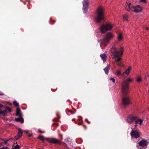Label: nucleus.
Returning <instances> with one entry per match:
<instances>
[{
  "label": "nucleus",
  "instance_id": "nucleus-1",
  "mask_svg": "<svg viewBox=\"0 0 149 149\" xmlns=\"http://www.w3.org/2000/svg\"><path fill=\"white\" fill-rule=\"evenodd\" d=\"M123 49L122 47L120 48L118 51L114 47H112L110 50L111 54L115 58L117 65L119 67L121 66L119 61L121 58V56L123 54Z\"/></svg>",
  "mask_w": 149,
  "mask_h": 149
},
{
  "label": "nucleus",
  "instance_id": "nucleus-2",
  "mask_svg": "<svg viewBox=\"0 0 149 149\" xmlns=\"http://www.w3.org/2000/svg\"><path fill=\"white\" fill-rule=\"evenodd\" d=\"M131 2L127 0L126 2L125 9L127 11H131L135 13H139L141 12L142 10V7L139 5L132 6Z\"/></svg>",
  "mask_w": 149,
  "mask_h": 149
},
{
  "label": "nucleus",
  "instance_id": "nucleus-3",
  "mask_svg": "<svg viewBox=\"0 0 149 149\" xmlns=\"http://www.w3.org/2000/svg\"><path fill=\"white\" fill-rule=\"evenodd\" d=\"M97 17L95 19L97 22H99L104 18V9L102 7H99L97 13Z\"/></svg>",
  "mask_w": 149,
  "mask_h": 149
},
{
  "label": "nucleus",
  "instance_id": "nucleus-4",
  "mask_svg": "<svg viewBox=\"0 0 149 149\" xmlns=\"http://www.w3.org/2000/svg\"><path fill=\"white\" fill-rule=\"evenodd\" d=\"M127 122L130 123H132L134 121L135 122V124H137L138 123V122H139V125H141L143 122L142 119H138L137 117L134 116H130L127 118L126 120Z\"/></svg>",
  "mask_w": 149,
  "mask_h": 149
},
{
  "label": "nucleus",
  "instance_id": "nucleus-5",
  "mask_svg": "<svg viewBox=\"0 0 149 149\" xmlns=\"http://www.w3.org/2000/svg\"><path fill=\"white\" fill-rule=\"evenodd\" d=\"M113 35L112 32H109L107 33L106 36L103 38L102 41V43L104 46H106L109 43V40L113 37Z\"/></svg>",
  "mask_w": 149,
  "mask_h": 149
},
{
  "label": "nucleus",
  "instance_id": "nucleus-6",
  "mask_svg": "<svg viewBox=\"0 0 149 149\" xmlns=\"http://www.w3.org/2000/svg\"><path fill=\"white\" fill-rule=\"evenodd\" d=\"M113 26V25L108 23L102 26L100 28L101 32L102 33L105 32L106 31L111 30Z\"/></svg>",
  "mask_w": 149,
  "mask_h": 149
},
{
  "label": "nucleus",
  "instance_id": "nucleus-7",
  "mask_svg": "<svg viewBox=\"0 0 149 149\" xmlns=\"http://www.w3.org/2000/svg\"><path fill=\"white\" fill-rule=\"evenodd\" d=\"M129 86H127L122 83L121 92L123 95H127L129 92Z\"/></svg>",
  "mask_w": 149,
  "mask_h": 149
},
{
  "label": "nucleus",
  "instance_id": "nucleus-8",
  "mask_svg": "<svg viewBox=\"0 0 149 149\" xmlns=\"http://www.w3.org/2000/svg\"><path fill=\"white\" fill-rule=\"evenodd\" d=\"M122 103L123 105L127 106L130 103V100L129 98L127 96H123L122 98Z\"/></svg>",
  "mask_w": 149,
  "mask_h": 149
},
{
  "label": "nucleus",
  "instance_id": "nucleus-9",
  "mask_svg": "<svg viewBox=\"0 0 149 149\" xmlns=\"http://www.w3.org/2000/svg\"><path fill=\"white\" fill-rule=\"evenodd\" d=\"M83 5V10L84 13H86L88 10V1L85 0L82 2Z\"/></svg>",
  "mask_w": 149,
  "mask_h": 149
},
{
  "label": "nucleus",
  "instance_id": "nucleus-10",
  "mask_svg": "<svg viewBox=\"0 0 149 149\" xmlns=\"http://www.w3.org/2000/svg\"><path fill=\"white\" fill-rule=\"evenodd\" d=\"M46 139L48 142L55 144H58L61 143V141L59 140L54 138H47Z\"/></svg>",
  "mask_w": 149,
  "mask_h": 149
},
{
  "label": "nucleus",
  "instance_id": "nucleus-11",
  "mask_svg": "<svg viewBox=\"0 0 149 149\" xmlns=\"http://www.w3.org/2000/svg\"><path fill=\"white\" fill-rule=\"evenodd\" d=\"M133 80L134 79L133 78L131 77H128L123 81L122 84L127 86H129L128 84L132 82Z\"/></svg>",
  "mask_w": 149,
  "mask_h": 149
},
{
  "label": "nucleus",
  "instance_id": "nucleus-12",
  "mask_svg": "<svg viewBox=\"0 0 149 149\" xmlns=\"http://www.w3.org/2000/svg\"><path fill=\"white\" fill-rule=\"evenodd\" d=\"M149 141L148 140L143 139L139 143V146L143 147H146Z\"/></svg>",
  "mask_w": 149,
  "mask_h": 149
},
{
  "label": "nucleus",
  "instance_id": "nucleus-13",
  "mask_svg": "<svg viewBox=\"0 0 149 149\" xmlns=\"http://www.w3.org/2000/svg\"><path fill=\"white\" fill-rule=\"evenodd\" d=\"M132 138H137L139 136V133L137 130L132 131L130 133Z\"/></svg>",
  "mask_w": 149,
  "mask_h": 149
},
{
  "label": "nucleus",
  "instance_id": "nucleus-14",
  "mask_svg": "<svg viewBox=\"0 0 149 149\" xmlns=\"http://www.w3.org/2000/svg\"><path fill=\"white\" fill-rule=\"evenodd\" d=\"M132 69L131 66L128 67V68L121 75L124 77L125 76V75H126L127 76L129 75Z\"/></svg>",
  "mask_w": 149,
  "mask_h": 149
},
{
  "label": "nucleus",
  "instance_id": "nucleus-15",
  "mask_svg": "<svg viewBox=\"0 0 149 149\" xmlns=\"http://www.w3.org/2000/svg\"><path fill=\"white\" fill-rule=\"evenodd\" d=\"M18 134L17 136L15 137L14 139V140H17L22 135V132L21 129L20 128H19L18 129Z\"/></svg>",
  "mask_w": 149,
  "mask_h": 149
},
{
  "label": "nucleus",
  "instance_id": "nucleus-16",
  "mask_svg": "<svg viewBox=\"0 0 149 149\" xmlns=\"http://www.w3.org/2000/svg\"><path fill=\"white\" fill-rule=\"evenodd\" d=\"M100 56L101 57L103 61L104 62L107 58V56L106 54H101L100 55Z\"/></svg>",
  "mask_w": 149,
  "mask_h": 149
},
{
  "label": "nucleus",
  "instance_id": "nucleus-17",
  "mask_svg": "<svg viewBox=\"0 0 149 149\" xmlns=\"http://www.w3.org/2000/svg\"><path fill=\"white\" fill-rule=\"evenodd\" d=\"M117 39L118 41H120L123 40V36L121 33H119L117 35Z\"/></svg>",
  "mask_w": 149,
  "mask_h": 149
},
{
  "label": "nucleus",
  "instance_id": "nucleus-18",
  "mask_svg": "<svg viewBox=\"0 0 149 149\" xmlns=\"http://www.w3.org/2000/svg\"><path fill=\"white\" fill-rule=\"evenodd\" d=\"M15 120L16 121L20 122L21 123L24 122V119L23 118L21 117H19V118H15Z\"/></svg>",
  "mask_w": 149,
  "mask_h": 149
},
{
  "label": "nucleus",
  "instance_id": "nucleus-19",
  "mask_svg": "<svg viewBox=\"0 0 149 149\" xmlns=\"http://www.w3.org/2000/svg\"><path fill=\"white\" fill-rule=\"evenodd\" d=\"M16 115L19 117L22 116V114L21 113V111L19 108H17L16 109Z\"/></svg>",
  "mask_w": 149,
  "mask_h": 149
},
{
  "label": "nucleus",
  "instance_id": "nucleus-20",
  "mask_svg": "<svg viewBox=\"0 0 149 149\" xmlns=\"http://www.w3.org/2000/svg\"><path fill=\"white\" fill-rule=\"evenodd\" d=\"M109 70V65H107V66L104 69V70L105 73L107 74H108Z\"/></svg>",
  "mask_w": 149,
  "mask_h": 149
},
{
  "label": "nucleus",
  "instance_id": "nucleus-21",
  "mask_svg": "<svg viewBox=\"0 0 149 149\" xmlns=\"http://www.w3.org/2000/svg\"><path fill=\"white\" fill-rule=\"evenodd\" d=\"M123 20L124 21H128V16L127 14H125L123 15Z\"/></svg>",
  "mask_w": 149,
  "mask_h": 149
},
{
  "label": "nucleus",
  "instance_id": "nucleus-22",
  "mask_svg": "<svg viewBox=\"0 0 149 149\" xmlns=\"http://www.w3.org/2000/svg\"><path fill=\"white\" fill-rule=\"evenodd\" d=\"M136 80L137 82H140L142 81V77L141 76H138L137 77Z\"/></svg>",
  "mask_w": 149,
  "mask_h": 149
},
{
  "label": "nucleus",
  "instance_id": "nucleus-23",
  "mask_svg": "<svg viewBox=\"0 0 149 149\" xmlns=\"http://www.w3.org/2000/svg\"><path fill=\"white\" fill-rule=\"evenodd\" d=\"M1 110L0 109V114H2L3 116H6V115L7 110H4L3 111H1Z\"/></svg>",
  "mask_w": 149,
  "mask_h": 149
},
{
  "label": "nucleus",
  "instance_id": "nucleus-24",
  "mask_svg": "<svg viewBox=\"0 0 149 149\" xmlns=\"http://www.w3.org/2000/svg\"><path fill=\"white\" fill-rule=\"evenodd\" d=\"M121 71L119 70H116V73H115L116 75L119 76L121 74Z\"/></svg>",
  "mask_w": 149,
  "mask_h": 149
},
{
  "label": "nucleus",
  "instance_id": "nucleus-25",
  "mask_svg": "<svg viewBox=\"0 0 149 149\" xmlns=\"http://www.w3.org/2000/svg\"><path fill=\"white\" fill-rule=\"evenodd\" d=\"M13 104L14 105L16 106L17 107H19V104L16 101H14L13 102Z\"/></svg>",
  "mask_w": 149,
  "mask_h": 149
},
{
  "label": "nucleus",
  "instance_id": "nucleus-26",
  "mask_svg": "<svg viewBox=\"0 0 149 149\" xmlns=\"http://www.w3.org/2000/svg\"><path fill=\"white\" fill-rule=\"evenodd\" d=\"M39 138L42 141H43L45 139L44 138V137L42 136H39Z\"/></svg>",
  "mask_w": 149,
  "mask_h": 149
},
{
  "label": "nucleus",
  "instance_id": "nucleus-27",
  "mask_svg": "<svg viewBox=\"0 0 149 149\" xmlns=\"http://www.w3.org/2000/svg\"><path fill=\"white\" fill-rule=\"evenodd\" d=\"M109 80L111 81L113 83H114L115 82V79L111 77L109 79Z\"/></svg>",
  "mask_w": 149,
  "mask_h": 149
},
{
  "label": "nucleus",
  "instance_id": "nucleus-28",
  "mask_svg": "<svg viewBox=\"0 0 149 149\" xmlns=\"http://www.w3.org/2000/svg\"><path fill=\"white\" fill-rule=\"evenodd\" d=\"M12 139H13V138H10L9 139H8V140H6L5 141L4 143H5L6 144L7 143V142L8 141H9L10 140H12Z\"/></svg>",
  "mask_w": 149,
  "mask_h": 149
},
{
  "label": "nucleus",
  "instance_id": "nucleus-29",
  "mask_svg": "<svg viewBox=\"0 0 149 149\" xmlns=\"http://www.w3.org/2000/svg\"><path fill=\"white\" fill-rule=\"evenodd\" d=\"M20 147L19 146L17 145L15 146L14 149H19Z\"/></svg>",
  "mask_w": 149,
  "mask_h": 149
},
{
  "label": "nucleus",
  "instance_id": "nucleus-30",
  "mask_svg": "<svg viewBox=\"0 0 149 149\" xmlns=\"http://www.w3.org/2000/svg\"><path fill=\"white\" fill-rule=\"evenodd\" d=\"M140 1L141 2L146 3V0H140Z\"/></svg>",
  "mask_w": 149,
  "mask_h": 149
},
{
  "label": "nucleus",
  "instance_id": "nucleus-31",
  "mask_svg": "<svg viewBox=\"0 0 149 149\" xmlns=\"http://www.w3.org/2000/svg\"><path fill=\"white\" fill-rule=\"evenodd\" d=\"M0 149H9L8 147H4L3 148Z\"/></svg>",
  "mask_w": 149,
  "mask_h": 149
},
{
  "label": "nucleus",
  "instance_id": "nucleus-32",
  "mask_svg": "<svg viewBox=\"0 0 149 149\" xmlns=\"http://www.w3.org/2000/svg\"><path fill=\"white\" fill-rule=\"evenodd\" d=\"M3 95V93L0 91V95Z\"/></svg>",
  "mask_w": 149,
  "mask_h": 149
},
{
  "label": "nucleus",
  "instance_id": "nucleus-33",
  "mask_svg": "<svg viewBox=\"0 0 149 149\" xmlns=\"http://www.w3.org/2000/svg\"><path fill=\"white\" fill-rule=\"evenodd\" d=\"M28 135L29 137H31L32 136V134H28Z\"/></svg>",
  "mask_w": 149,
  "mask_h": 149
},
{
  "label": "nucleus",
  "instance_id": "nucleus-34",
  "mask_svg": "<svg viewBox=\"0 0 149 149\" xmlns=\"http://www.w3.org/2000/svg\"><path fill=\"white\" fill-rule=\"evenodd\" d=\"M38 132H41V133H44V132H41L40 131V130H39H39H38Z\"/></svg>",
  "mask_w": 149,
  "mask_h": 149
},
{
  "label": "nucleus",
  "instance_id": "nucleus-35",
  "mask_svg": "<svg viewBox=\"0 0 149 149\" xmlns=\"http://www.w3.org/2000/svg\"><path fill=\"white\" fill-rule=\"evenodd\" d=\"M3 107V105L1 104H0V108H1Z\"/></svg>",
  "mask_w": 149,
  "mask_h": 149
},
{
  "label": "nucleus",
  "instance_id": "nucleus-36",
  "mask_svg": "<svg viewBox=\"0 0 149 149\" xmlns=\"http://www.w3.org/2000/svg\"><path fill=\"white\" fill-rule=\"evenodd\" d=\"M8 109L10 112L11 111V110L10 109L8 108Z\"/></svg>",
  "mask_w": 149,
  "mask_h": 149
},
{
  "label": "nucleus",
  "instance_id": "nucleus-37",
  "mask_svg": "<svg viewBox=\"0 0 149 149\" xmlns=\"http://www.w3.org/2000/svg\"><path fill=\"white\" fill-rule=\"evenodd\" d=\"M137 125L136 124L135 125V128H136L137 127Z\"/></svg>",
  "mask_w": 149,
  "mask_h": 149
},
{
  "label": "nucleus",
  "instance_id": "nucleus-38",
  "mask_svg": "<svg viewBox=\"0 0 149 149\" xmlns=\"http://www.w3.org/2000/svg\"><path fill=\"white\" fill-rule=\"evenodd\" d=\"M146 30H148V27H146Z\"/></svg>",
  "mask_w": 149,
  "mask_h": 149
},
{
  "label": "nucleus",
  "instance_id": "nucleus-39",
  "mask_svg": "<svg viewBox=\"0 0 149 149\" xmlns=\"http://www.w3.org/2000/svg\"><path fill=\"white\" fill-rule=\"evenodd\" d=\"M26 133H28V131H26Z\"/></svg>",
  "mask_w": 149,
  "mask_h": 149
},
{
  "label": "nucleus",
  "instance_id": "nucleus-40",
  "mask_svg": "<svg viewBox=\"0 0 149 149\" xmlns=\"http://www.w3.org/2000/svg\"><path fill=\"white\" fill-rule=\"evenodd\" d=\"M138 123H139V121L138 122Z\"/></svg>",
  "mask_w": 149,
  "mask_h": 149
},
{
  "label": "nucleus",
  "instance_id": "nucleus-41",
  "mask_svg": "<svg viewBox=\"0 0 149 149\" xmlns=\"http://www.w3.org/2000/svg\"><path fill=\"white\" fill-rule=\"evenodd\" d=\"M2 144V143H0V145L1 144Z\"/></svg>",
  "mask_w": 149,
  "mask_h": 149
},
{
  "label": "nucleus",
  "instance_id": "nucleus-42",
  "mask_svg": "<svg viewBox=\"0 0 149 149\" xmlns=\"http://www.w3.org/2000/svg\"><path fill=\"white\" fill-rule=\"evenodd\" d=\"M139 149H140L139 148Z\"/></svg>",
  "mask_w": 149,
  "mask_h": 149
}]
</instances>
